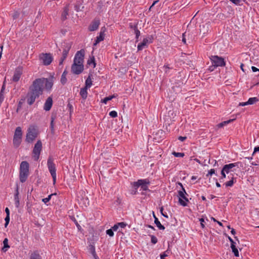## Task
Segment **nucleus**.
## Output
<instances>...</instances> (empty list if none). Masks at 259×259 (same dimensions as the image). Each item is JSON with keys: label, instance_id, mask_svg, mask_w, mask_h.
I'll list each match as a JSON object with an SVG mask.
<instances>
[{"label": "nucleus", "instance_id": "46", "mask_svg": "<svg viewBox=\"0 0 259 259\" xmlns=\"http://www.w3.org/2000/svg\"><path fill=\"white\" fill-rule=\"evenodd\" d=\"M66 58L67 57H66L62 56V57L61 58V59L60 60V61H59V65H60L63 64V63L64 61L66 59Z\"/></svg>", "mask_w": 259, "mask_h": 259}, {"label": "nucleus", "instance_id": "1", "mask_svg": "<svg viewBox=\"0 0 259 259\" xmlns=\"http://www.w3.org/2000/svg\"><path fill=\"white\" fill-rule=\"evenodd\" d=\"M44 88L43 82L40 78L35 79L29 87L27 95V102L29 105H32L36 98L42 94Z\"/></svg>", "mask_w": 259, "mask_h": 259}, {"label": "nucleus", "instance_id": "39", "mask_svg": "<svg viewBox=\"0 0 259 259\" xmlns=\"http://www.w3.org/2000/svg\"><path fill=\"white\" fill-rule=\"evenodd\" d=\"M109 115L113 118H115L117 116V113L115 111H112L109 112Z\"/></svg>", "mask_w": 259, "mask_h": 259}, {"label": "nucleus", "instance_id": "62", "mask_svg": "<svg viewBox=\"0 0 259 259\" xmlns=\"http://www.w3.org/2000/svg\"><path fill=\"white\" fill-rule=\"evenodd\" d=\"M257 151H259V147H256L254 148L253 155L254 154V153L255 152H257Z\"/></svg>", "mask_w": 259, "mask_h": 259}, {"label": "nucleus", "instance_id": "32", "mask_svg": "<svg viewBox=\"0 0 259 259\" xmlns=\"http://www.w3.org/2000/svg\"><path fill=\"white\" fill-rule=\"evenodd\" d=\"M56 195V193H52V194L49 195L48 196V197L42 199V202H44L46 204L47 202H48L50 200L52 196L53 195Z\"/></svg>", "mask_w": 259, "mask_h": 259}, {"label": "nucleus", "instance_id": "42", "mask_svg": "<svg viewBox=\"0 0 259 259\" xmlns=\"http://www.w3.org/2000/svg\"><path fill=\"white\" fill-rule=\"evenodd\" d=\"M5 220L6 222L5 224V227H7L9 223V222H10V215H6V217L5 218Z\"/></svg>", "mask_w": 259, "mask_h": 259}, {"label": "nucleus", "instance_id": "19", "mask_svg": "<svg viewBox=\"0 0 259 259\" xmlns=\"http://www.w3.org/2000/svg\"><path fill=\"white\" fill-rule=\"evenodd\" d=\"M228 239L229 241L231 242V248L232 250V252L234 253V255L236 257L239 256V251L237 249V248L235 246V242L234 241V240L230 237H228Z\"/></svg>", "mask_w": 259, "mask_h": 259}, {"label": "nucleus", "instance_id": "36", "mask_svg": "<svg viewBox=\"0 0 259 259\" xmlns=\"http://www.w3.org/2000/svg\"><path fill=\"white\" fill-rule=\"evenodd\" d=\"M172 154L177 157H183L184 156V153L173 152Z\"/></svg>", "mask_w": 259, "mask_h": 259}, {"label": "nucleus", "instance_id": "41", "mask_svg": "<svg viewBox=\"0 0 259 259\" xmlns=\"http://www.w3.org/2000/svg\"><path fill=\"white\" fill-rule=\"evenodd\" d=\"M106 233L110 237H112L114 235L113 231L112 229L107 230L106 231Z\"/></svg>", "mask_w": 259, "mask_h": 259}, {"label": "nucleus", "instance_id": "20", "mask_svg": "<svg viewBox=\"0 0 259 259\" xmlns=\"http://www.w3.org/2000/svg\"><path fill=\"white\" fill-rule=\"evenodd\" d=\"M63 47L62 56L67 57L68 52L71 47V44L70 43H64Z\"/></svg>", "mask_w": 259, "mask_h": 259}, {"label": "nucleus", "instance_id": "3", "mask_svg": "<svg viewBox=\"0 0 259 259\" xmlns=\"http://www.w3.org/2000/svg\"><path fill=\"white\" fill-rule=\"evenodd\" d=\"M38 132L36 127L34 125H30L27 130L26 137V141L27 143H32L37 137Z\"/></svg>", "mask_w": 259, "mask_h": 259}, {"label": "nucleus", "instance_id": "45", "mask_svg": "<svg viewBox=\"0 0 259 259\" xmlns=\"http://www.w3.org/2000/svg\"><path fill=\"white\" fill-rule=\"evenodd\" d=\"M215 174V170L214 169H211L208 172V174L206 175V176L208 177L209 175L211 176L212 174Z\"/></svg>", "mask_w": 259, "mask_h": 259}, {"label": "nucleus", "instance_id": "59", "mask_svg": "<svg viewBox=\"0 0 259 259\" xmlns=\"http://www.w3.org/2000/svg\"><path fill=\"white\" fill-rule=\"evenodd\" d=\"M251 69L253 72L259 71V69L257 68L256 67H255L254 66H252Z\"/></svg>", "mask_w": 259, "mask_h": 259}, {"label": "nucleus", "instance_id": "4", "mask_svg": "<svg viewBox=\"0 0 259 259\" xmlns=\"http://www.w3.org/2000/svg\"><path fill=\"white\" fill-rule=\"evenodd\" d=\"M47 166L49 170L52 177L53 180V184H55L56 182V168L55 164L53 162V159L52 157L50 156L48 159Z\"/></svg>", "mask_w": 259, "mask_h": 259}, {"label": "nucleus", "instance_id": "23", "mask_svg": "<svg viewBox=\"0 0 259 259\" xmlns=\"http://www.w3.org/2000/svg\"><path fill=\"white\" fill-rule=\"evenodd\" d=\"M100 22L99 21H94L90 25L89 29L90 31H93L96 30L99 26Z\"/></svg>", "mask_w": 259, "mask_h": 259}, {"label": "nucleus", "instance_id": "56", "mask_svg": "<svg viewBox=\"0 0 259 259\" xmlns=\"http://www.w3.org/2000/svg\"><path fill=\"white\" fill-rule=\"evenodd\" d=\"M186 138H187L186 137L180 136V137H179L178 139L179 140H180L181 141L183 142L186 139Z\"/></svg>", "mask_w": 259, "mask_h": 259}, {"label": "nucleus", "instance_id": "48", "mask_svg": "<svg viewBox=\"0 0 259 259\" xmlns=\"http://www.w3.org/2000/svg\"><path fill=\"white\" fill-rule=\"evenodd\" d=\"M66 58L67 57H66L62 56V57L61 58V59L60 60V61H59V65H60L63 64V63L64 61L66 59Z\"/></svg>", "mask_w": 259, "mask_h": 259}, {"label": "nucleus", "instance_id": "14", "mask_svg": "<svg viewBox=\"0 0 259 259\" xmlns=\"http://www.w3.org/2000/svg\"><path fill=\"white\" fill-rule=\"evenodd\" d=\"M239 162L232 163L228 164H225L222 169L226 171L227 174H228L230 171H234L232 169L235 167H238V164Z\"/></svg>", "mask_w": 259, "mask_h": 259}, {"label": "nucleus", "instance_id": "47", "mask_svg": "<svg viewBox=\"0 0 259 259\" xmlns=\"http://www.w3.org/2000/svg\"><path fill=\"white\" fill-rule=\"evenodd\" d=\"M66 58L67 57H66L62 56V57L61 58V59L60 60V61H59V65H60L63 64V63L64 61L66 59Z\"/></svg>", "mask_w": 259, "mask_h": 259}, {"label": "nucleus", "instance_id": "51", "mask_svg": "<svg viewBox=\"0 0 259 259\" xmlns=\"http://www.w3.org/2000/svg\"><path fill=\"white\" fill-rule=\"evenodd\" d=\"M118 226H119V227H120L121 228H123L126 226V224L123 222L118 223Z\"/></svg>", "mask_w": 259, "mask_h": 259}, {"label": "nucleus", "instance_id": "22", "mask_svg": "<svg viewBox=\"0 0 259 259\" xmlns=\"http://www.w3.org/2000/svg\"><path fill=\"white\" fill-rule=\"evenodd\" d=\"M148 39L147 38H144L143 41L138 45L137 49L138 51H141L147 46Z\"/></svg>", "mask_w": 259, "mask_h": 259}, {"label": "nucleus", "instance_id": "60", "mask_svg": "<svg viewBox=\"0 0 259 259\" xmlns=\"http://www.w3.org/2000/svg\"><path fill=\"white\" fill-rule=\"evenodd\" d=\"M53 122H54V119L52 118V120H51V128L52 130H53V129H54Z\"/></svg>", "mask_w": 259, "mask_h": 259}, {"label": "nucleus", "instance_id": "58", "mask_svg": "<svg viewBox=\"0 0 259 259\" xmlns=\"http://www.w3.org/2000/svg\"><path fill=\"white\" fill-rule=\"evenodd\" d=\"M163 208L162 207H161V208H160V212H161V214H162L163 217H164L165 218H168L167 215L165 214H164V213H162V211H163Z\"/></svg>", "mask_w": 259, "mask_h": 259}, {"label": "nucleus", "instance_id": "15", "mask_svg": "<svg viewBox=\"0 0 259 259\" xmlns=\"http://www.w3.org/2000/svg\"><path fill=\"white\" fill-rule=\"evenodd\" d=\"M40 79H41L42 82H43V88L44 87V85H45V88L46 90H50L52 89L53 85L52 79L40 78Z\"/></svg>", "mask_w": 259, "mask_h": 259}, {"label": "nucleus", "instance_id": "50", "mask_svg": "<svg viewBox=\"0 0 259 259\" xmlns=\"http://www.w3.org/2000/svg\"><path fill=\"white\" fill-rule=\"evenodd\" d=\"M200 222V224H201V226L202 228H204L205 227V225L204 224H203V223L204 222V219L203 218H201L199 220Z\"/></svg>", "mask_w": 259, "mask_h": 259}, {"label": "nucleus", "instance_id": "26", "mask_svg": "<svg viewBox=\"0 0 259 259\" xmlns=\"http://www.w3.org/2000/svg\"><path fill=\"white\" fill-rule=\"evenodd\" d=\"M91 74H90L87 79L85 80V87L84 88L89 89L91 87L92 85V80L91 78Z\"/></svg>", "mask_w": 259, "mask_h": 259}, {"label": "nucleus", "instance_id": "49", "mask_svg": "<svg viewBox=\"0 0 259 259\" xmlns=\"http://www.w3.org/2000/svg\"><path fill=\"white\" fill-rule=\"evenodd\" d=\"M217 67L214 65H213L212 64L211 66H209V68H208V70L210 71V72H211L212 71L214 70V69L216 68Z\"/></svg>", "mask_w": 259, "mask_h": 259}, {"label": "nucleus", "instance_id": "10", "mask_svg": "<svg viewBox=\"0 0 259 259\" xmlns=\"http://www.w3.org/2000/svg\"><path fill=\"white\" fill-rule=\"evenodd\" d=\"M41 149L42 143L40 140H38L35 144L33 149V154L35 160H37L38 159Z\"/></svg>", "mask_w": 259, "mask_h": 259}, {"label": "nucleus", "instance_id": "40", "mask_svg": "<svg viewBox=\"0 0 259 259\" xmlns=\"http://www.w3.org/2000/svg\"><path fill=\"white\" fill-rule=\"evenodd\" d=\"M151 241L153 244H156L157 242V239L154 235H151Z\"/></svg>", "mask_w": 259, "mask_h": 259}, {"label": "nucleus", "instance_id": "17", "mask_svg": "<svg viewBox=\"0 0 259 259\" xmlns=\"http://www.w3.org/2000/svg\"><path fill=\"white\" fill-rule=\"evenodd\" d=\"M258 101V99L256 97L250 98L247 102L240 103L239 106H244L248 105H252Z\"/></svg>", "mask_w": 259, "mask_h": 259}, {"label": "nucleus", "instance_id": "2", "mask_svg": "<svg viewBox=\"0 0 259 259\" xmlns=\"http://www.w3.org/2000/svg\"><path fill=\"white\" fill-rule=\"evenodd\" d=\"M29 163L26 161H22L20 165L19 180L21 183L26 181L29 176Z\"/></svg>", "mask_w": 259, "mask_h": 259}, {"label": "nucleus", "instance_id": "57", "mask_svg": "<svg viewBox=\"0 0 259 259\" xmlns=\"http://www.w3.org/2000/svg\"><path fill=\"white\" fill-rule=\"evenodd\" d=\"M230 1L235 5H238L240 3V0H230Z\"/></svg>", "mask_w": 259, "mask_h": 259}, {"label": "nucleus", "instance_id": "63", "mask_svg": "<svg viewBox=\"0 0 259 259\" xmlns=\"http://www.w3.org/2000/svg\"><path fill=\"white\" fill-rule=\"evenodd\" d=\"M231 234L233 235H235L236 233L235 230L234 229H232L231 231Z\"/></svg>", "mask_w": 259, "mask_h": 259}, {"label": "nucleus", "instance_id": "30", "mask_svg": "<svg viewBox=\"0 0 259 259\" xmlns=\"http://www.w3.org/2000/svg\"><path fill=\"white\" fill-rule=\"evenodd\" d=\"M68 15V9L65 8L64 11L61 15V19L63 21L67 19V16Z\"/></svg>", "mask_w": 259, "mask_h": 259}, {"label": "nucleus", "instance_id": "6", "mask_svg": "<svg viewBox=\"0 0 259 259\" xmlns=\"http://www.w3.org/2000/svg\"><path fill=\"white\" fill-rule=\"evenodd\" d=\"M22 129L20 126L16 127L14 138H13V144L16 147H18L21 143L22 141Z\"/></svg>", "mask_w": 259, "mask_h": 259}, {"label": "nucleus", "instance_id": "43", "mask_svg": "<svg viewBox=\"0 0 259 259\" xmlns=\"http://www.w3.org/2000/svg\"><path fill=\"white\" fill-rule=\"evenodd\" d=\"M8 240L7 238H5L3 241V243H4V247L5 248H9L10 246H9L8 245Z\"/></svg>", "mask_w": 259, "mask_h": 259}, {"label": "nucleus", "instance_id": "25", "mask_svg": "<svg viewBox=\"0 0 259 259\" xmlns=\"http://www.w3.org/2000/svg\"><path fill=\"white\" fill-rule=\"evenodd\" d=\"M153 217L154 218V223L156 224V226L159 230H163L165 229V227L161 224L160 222L159 221L157 218L156 217L155 214L153 213Z\"/></svg>", "mask_w": 259, "mask_h": 259}, {"label": "nucleus", "instance_id": "27", "mask_svg": "<svg viewBox=\"0 0 259 259\" xmlns=\"http://www.w3.org/2000/svg\"><path fill=\"white\" fill-rule=\"evenodd\" d=\"M87 88H83L80 89V95L82 98L83 99H86L88 96V92H87Z\"/></svg>", "mask_w": 259, "mask_h": 259}, {"label": "nucleus", "instance_id": "52", "mask_svg": "<svg viewBox=\"0 0 259 259\" xmlns=\"http://www.w3.org/2000/svg\"><path fill=\"white\" fill-rule=\"evenodd\" d=\"M119 228V226H118V223L114 225L112 227V229L113 231H116L117 230L118 228Z\"/></svg>", "mask_w": 259, "mask_h": 259}, {"label": "nucleus", "instance_id": "61", "mask_svg": "<svg viewBox=\"0 0 259 259\" xmlns=\"http://www.w3.org/2000/svg\"><path fill=\"white\" fill-rule=\"evenodd\" d=\"M5 212L6 213V215H10V210L8 207H6L5 209Z\"/></svg>", "mask_w": 259, "mask_h": 259}, {"label": "nucleus", "instance_id": "8", "mask_svg": "<svg viewBox=\"0 0 259 259\" xmlns=\"http://www.w3.org/2000/svg\"><path fill=\"white\" fill-rule=\"evenodd\" d=\"M150 184V181L148 179H141L138 180L137 182L134 183V186L136 189L139 187H141V189L144 191H147L148 190V185Z\"/></svg>", "mask_w": 259, "mask_h": 259}, {"label": "nucleus", "instance_id": "21", "mask_svg": "<svg viewBox=\"0 0 259 259\" xmlns=\"http://www.w3.org/2000/svg\"><path fill=\"white\" fill-rule=\"evenodd\" d=\"M102 29L103 28L101 29L99 35L97 36L96 37L95 42L94 44V46L97 45L98 44H99L101 41L103 40L104 39L105 33L104 31H102Z\"/></svg>", "mask_w": 259, "mask_h": 259}, {"label": "nucleus", "instance_id": "13", "mask_svg": "<svg viewBox=\"0 0 259 259\" xmlns=\"http://www.w3.org/2000/svg\"><path fill=\"white\" fill-rule=\"evenodd\" d=\"M83 70V64L73 63L71 66V71L73 74H79Z\"/></svg>", "mask_w": 259, "mask_h": 259}, {"label": "nucleus", "instance_id": "37", "mask_svg": "<svg viewBox=\"0 0 259 259\" xmlns=\"http://www.w3.org/2000/svg\"><path fill=\"white\" fill-rule=\"evenodd\" d=\"M169 254V251L167 250L165 252L160 254V259H165V257L167 256Z\"/></svg>", "mask_w": 259, "mask_h": 259}, {"label": "nucleus", "instance_id": "28", "mask_svg": "<svg viewBox=\"0 0 259 259\" xmlns=\"http://www.w3.org/2000/svg\"><path fill=\"white\" fill-rule=\"evenodd\" d=\"M29 259H42V258L37 251H34L30 254Z\"/></svg>", "mask_w": 259, "mask_h": 259}, {"label": "nucleus", "instance_id": "7", "mask_svg": "<svg viewBox=\"0 0 259 259\" xmlns=\"http://www.w3.org/2000/svg\"><path fill=\"white\" fill-rule=\"evenodd\" d=\"M41 63L45 66L50 65L53 60V57L50 53H41L39 55Z\"/></svg>", "mask_w": 259, "mask_h": 259}, {"label": "nucleus", "instance_id": "24", "mask_svg": "<svg viewBox=\"0 0 259 259\" xmlns=\"http://www.w3.org/2000/svg\"><path fill=\"white\" fill-rule=\"evenodd\" d=\"M14 201H15V205L17 208H18L20 205V201L19 198V192L18 188H17L16 192L14 195Z\"/></svg>", "mask_w": 259, "mask_h": 259}, {"label": "nucleus", "instance_id": "64", "mask_svg": "<svg viewBox=\"0 0 259 259\" xmlns=\"http://www.w3.org/2000/svg\"><path fill=\"white\" fill-rule=\"evenodd\" d=\"M5 90L4 85L2 87L0 93H3L4 90Z\"/></svg>", "mask_w": 259, "mask_h": 259}, {"label": "nucleus", "instance_id": "11", "mask_svg": "<svg viewBox=\"0 0 259 259\" xmlns=\"http://www.w3.org/2000/svg\"><path fill=\"white\" fill-rule=\"evenodd\" d=\"M23 67L19 66L16 67L14 72V74L12 77V80L15 82H18L20 80L23 74Z\"/></svg>", "mask_w": 259, "mask_h": 259}, {"label": "nucleus", "instance_id": "35", "mask_svg": "<svg viewBox=\"0 0 259 259\" xmlns=\"http://www.w3.org/2000/svg\"><path fill=\"white\" fill-rule=\"evenodd\" d=\"M114 96L107 97L102 100V102L104 104H107L108 101L112 100Z\"/></svg>", "mask_w": 259, "mask_h": 259}, {"label": "nucleus", "instance_id": "31", "mask_svg": "<svg viewBox=\"0 0 259 259\" xmlns=\"http://www.w3.org/2000/svg\"><path fill=\"white\" fill-rule=\"evenodd\" d=\"M66 75L67 72L64 71L61 75V82L63 84H64L67 81Z\"/></svg>", "mask_w": 259, "mask_h": 259}, {"label": "nucleus", "instance_id": "33", "mask_svg": "<svg viewBox=\"0 0 259 259\" xmlns=\"http://www.w3.org/2000/svg\"><path fill=\"white\" fill-rule=\"evenodd\" d=\"M234 119H230V120H227V121H223L220 123H219L218 125V127H223L224 125L228 124L229 123H230L231 121H233Z\"/></svg>", "mask_w": 259, "mask_h": 259}, {"label": "nucleus", "instance_id": "54", "mask_svg": "<svg viewBox=\"0 0 259 259\" xmlns=\"http://www.w3.org/2000/svg\"><path fill=\"white\" fill-rule=\"evenodd\" d=\"M19 15V13L17 12H15L14 14L13 15V17L14 19H17Z\"/></svg>", "mask_w": 259, "mask_h": 259}, {"label": "nucleus", "instance_id": "38", "mask_svg": "<svg viewBox=\"0 0 259 259\" xmlns=\"http://www.w3.org/2000/svg\"><path fill=\"white\" fill-rule=\"evenodd\" d=\"M91 253H92V254L93 256L94 259H99L98 256H97L96 253L95 249V248L93 246L92 247V251H91Z\"/></svg>", "mask_w": 259, "mask_h": 259}, {"label": "nucleus", "instance_id": "29", "mask_svg": "<svg viewBox=\"0 0 259 259\" xmlns=\"http://www.w3.org/2000/svg\"><path fill=\"white\" fill-rule=\"evenodd\" d=\"M87 64L89 65H93V68L96 67L95 59L94 56H92L90 57V59L88 60Z\"/></svg>", "mask_w": 259, "mask_h": 259}, {"label": "nucleus", "instance_id": "55", "mask_svg": "<svg viewBox=\"0 0 259 259\" xmlns=\"http://www.w3.org/2000/svg\"><path fill=\"white\" fill-rule=\"evenodd\" d=\"M4 99V96L3 93H0V102L2 103Z\"/></svg>", "mask_w": 259, "mask_h": 259}, {"label": "nucleus", "instance_id": "16", "mask_svg": "<svg viewBox=\"0 0 259 259\" xmlns=\"http://www.w3.org/2000/svg\"><path fill=\"white\" fill-rule=\"evenodd\" d=\"M130 27L134 31V33L136 35V41H138L139 37L140 35V31L138 28L137 24L131 23L130 25Z\"/></svg>", "mask_w": 259, "mask_h": 259}, {"label": "nucleus", "instance_id": "53", "mask_svg": "<svg viewBox=\"0 0 259 259\" xmlns=\"http://www.w3.org/2000/svg\"><path fill=\"white\" fill-rule=\"evenodd\" d=\"M186 33H184L182 35V41L184 44H186V39L185 38Z\"/></svg>", "mask_w": 259, "mask_h": 259}, {"label": "nucleus", "instance_id": "44", "mask_svg": "<svg viewBox=\"0 0 259 259\" xmlns=\"http://www.w3.org/2000/svg\"><path fill=\"white\" fill-rule=\"evenodd\" d=\"M226 171H224L223 169H222L221 170V175H222V177L220 179V180H224V179L226 178Z\"/></svg>", "mask_w": 259, "mask_h": 259}, {"label": "nucleus", "instance_id": "12", "mask_svg": "<svg viewBox=\"0 0 259 259\" xmlns=\"http://www.w3.org/2000/svg\"><path fill=\"white\" fill-rule=\"evenodd\" d=\"M84 50H80L76 52L73 60V63L83 64L84 57Z\"/></svg>", "mask_w": 259, "mask_h": 259}, {"label": "nucleus", "instance_id": "9", "mask_svg": "<svg viewBox=\"0 0 259 259\" xmlns=\"http://www.w3.org/2000/svg\"><path fill=\"white\" fill-rule=\"evenodd\" d=\"M212 64L217 67H223L225 66V62L223 58L218 56H211L210 57Z\"/></svg>", "mask_w": 259, "mask_h": 259}, {"label": "nucleus", "instance_id": "34", "mask_svg": "<svg viewBox=\"0 0 259 259\" xmlns=\"http://www.w3.org/2000/svg\"><path fill=\"white\" fill-rule=\"evenodd\" d=\"M234 178H232L231 180L226 182L225 183V186L226 187H232L234 183Z\"/></svg>", "mask_w": 259, "mask_h": 259}, {"label": "nucleus", "instance_id": "5", "mask_svg": "<svg viewBox=\"0 0 259 259\" xmlns=\"http://www.w3.org/2000/svg\"><path fill=\"white\" fill-rule=\"evenodd\" d=\"M178 184L182 188V190L178 191V196L179 197V202L181 205L186 206L187 205V202L189 201L188 199L186 196V195H187V194L183 187L182 184L179 183Z\"/></svg>", "mask_w": 259, "mask_h": 259}, {"label": "nucleus", "instance_id": "18", "mask_svg": "<svg viewBox=\"0 0 259 259\" xmlns=\"http://www.w3.org/2000/svg\"><path fill=\"white\" fill-rule=\"evenodd\" d=\"M53 105V99L52 98L49 97L46 100L44 106V109L46 111H49Z\"/></svg>", "mask_w": 259, "mask_h": 259}]
</instances>
